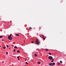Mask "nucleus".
I'll return each instance as SVG.
<instances>
[{"label": "nucleus", "instance_id": "nucleus-31", "mask_svg": "<svg viewBox=\"0 0 66 66\" xmlns=\"http://www.w3.org/2000/svg\"><path fill=\"white\" fill-rule=\"evenodd\" d=\"M25 66H27V65H25Z\"/></svg>", "mask_w": 66, "mask_h": 66}, {"label": "nucleus", "instance_id": "nucleus-10", "mask_svg": "<svg viewBox=\"0 0 66 66\" xmlns=\"http://www.w3.org/2000/svg\"><path fill=\"white\" fill-rule=\"evenodd\" d=\"M14 48H15V49L17 48V47H16V46H15V47H14Z\"/></svg>", "mask_w": 66, "mask_h": 66}, {"label": "nucleus", "instance_id": "nucleus-19", "mask_svg": "<svg viewBox=\"0 0 66 66\" xmlns=\"http://www.w3.org/2000/svg\"><path fill=\"white\" fill-rule=\"evenodd\" d=\"M6 54H8V53H7V52H6Z\"/></svg>", "mask_w": 66, "mask_h": 66}, {"label": "nucleus", "instance_id": "nucleus-24", "mask_svg": "<svg viewBox=\"0 0 66 66\" xmlns=\"http://www.w3.org/2000/svg\"><path fill=\"white\" fill-rule=\"evenodd\" d=\"M31 43H32V44H33V43H34V42H33V41H32V42H31Z\"/></svg>", "mask_w": 66, "mask_h": 66}, {"label": "nucleus", "instance_id": "nucleus-16", "mask_svg": "<svg viewBox=\"0 0 66 66\" xmlns=\"http://www.w3.org/2000/svg\"><path fill=\"white\" fill-rule=\"evenodd\" d=\"M46 51H48V49H46L45 50Z\"/></svg>", "mask_w": 66, "mask_h": 66}, {"label": "nucleus", "instance_id": "nucleus-23", "mask_svg": "<svg viewBox=\"0 0 66 66\" xmlns=\"http://www.w3.org/2000/svg\"><path fill=\"white\" fill-rule=\"evenodd\" d=\"M6 46L7 47H9V46H8V45H7Z\"/></svg>", "mask_w": 66, "mask_h": 66}, {"label": "nucleus", "instance_id": "nucleus-26", "mask_svg": "<svg viewBox=\"0 0 66 66\" xmlns=\"http://www.w3.org/2000/svg\"><path fill=\"white\" fill-rule=\"evenodd\" d=\"M24 44H22V46H23V45H24Z\"/></svg>", "mask_w": 66, "mask_h": 66}, {"label": "nucleus", "instance_id": "nucleus-25", "mask_svg": "<svg viewBox=\"0 0 66 66\" xmlns=\"http://www.w3.org/2000/svg\"><path fill=\"white\" fill-rule=\"evenodd\" d=\"M17 58L18 59H19V57H17Z\"/></svg>", "mask_w": 66, "mask_h": 66}, {"label": "nucleus", "instance_id": "nucleus-28", "mask_svg": "<svg viewBox=\"0 0 66 66\" xmlns=\"http://www.w3.org/2000/svg\"><path fill=\"white\" fill-rule=\"evenodd\" d=\"M18 60H20V59H18Z\"/></svg>", "mask_w": 66, "mask_h": 66}, {"label": "nucleus", "instance_id": "nucleus-15", "mask_svg": "<svg viewBox=\"0 0 66 66\" xmlns=\"http://www.w3.org/2000/svg\"><path fill=\"white\" fill-rule=\"evenodd\" d=\"M0 38H2V36H0Z\"/></svg>", "mask_w": 66, "mask_h": 66}, {"label": "nucleus", "instance_id": "nucleus-11", "mask_svg": "<svg viewBox=\"0 0 66 66\" xmlns=\"http://www.w3.org/2000/svg\"><path fill=\"white\" fill-rule=\"evenodd\" d=\"M57 65H60V63H58L57 64Z\"/></svg>", "mask_w": 66, "mask_h": 66}, {"label": "nucleus", "instance_id": "nucleus-18", "mask_svg": "<svg viewBox=\"0 0 66 66\" xmlns=\"http://www.w3.org/2000/svg\"><path fill=\"white\" fill-rule=\"evenodd\" d=\"M15 51H16V50L14 49V50L13 51L14 52Z\"/></svg>", "mask_w": 66, "mask_h": 66}, {"label": "nucleus", "instance_id": "nucleus-2", "mask_svg": "<svg viewBox=\"0 0 66 66\" xmlns=\"http://www.w3.org/2000/svg\"><path fill=\"white\" fill-rule=\"evenodd\" d=\"M36 44H37V45H39L40 44V42H39L38 40L37 39V40Z\"/></svg>", "mask_w": 66, "mask_h": 66}, {"label": "nucleus", "instance_id": "nucleus-8", "mask_svg": "<svg viewBox=\"0 0 66 66\" xmlns=\"http://www.w3.org/2000/svg\"><path fill=\"white\" fill-rule=\"evenodd\" d=\"M54 61V59H53V60H52L51 61L52 63H53V62Z\"/></svg>", "mask_w": 66, "mask_h": 66}, {"label": "nucleus", "instance_id": "nucleus-7", "mask_svg": "<svg viewBox=\"0 0 66 66\" xmlns=\"http://www.w3.org/2000/svg\"><path fill=\"white\" fill-rule=\"evenodd\" d=\"M52 66H53V65H54V64H55V63H52Z\"/></svg>", "mask_w": 66, "mask_h": 66}, {"label": "nucleus", "instance_id": "nucleus-21", "mask_svg": "<svg viewBox=\"0 0 66 66\" xmlns=\"http://www.w3.org/2000/svg\"><path fill=\"white\" fill-rule=\"evenodd\" d=\"M29 28L30 29H32V28L31 27H29Z\"/></svg>", "mask_w": 66, "mask_h": 66}, {"label": "nucleus", "instance_id": "nucleus-9", "mask_svg": "<svg viewBox=\"0 0 66 66\" xmlns=\"http://www.w3.org/2000/svg\"><path fill=\"white\" fill-rule=\"evenodd\" d=\"M16 36H19V35H18V34H16Z\"/></svg>", "mask_w": 66, "mask_h": 66}, {"label": "nucleus", "instance_id": "nucleus-20", "mask_svg": "<svg viewBox=\"0 0 66 66\" xmlns=\"http://www.w3.org/2000/svg\"><path fill=\"white\" fill-rule=\"evenodd\" d=\"M26 64H28V63L27 62H26Z\"/></svg>", "mask_w": 66, "mask_h": 66}, {"label": "nucleus", "instance_id": "nucleus-17", "mask_svg": "<svg viewBox=\"0 0 66 66\" xmlns=\"http://www.w3.org/2000/svg\"><path fill=\"white\" fill-rule=\"evenodd\" d=\"M3 48H4V49H5V48H6V47H3Z\"/></svg>", "mask_w": 66, "mask_h": 66}, {"label": "nucleus", "instance_id": "nucleus-22", "mask_svg": "<svg viewBox=\"0 0 66 66\" xmlns=\"http://www.w3.org/2000/svg\"><path fill=\"white\" fill-rule=\"evenodd\" d=\"M49 54H50V55H51V54L50 53H49Z\"/></svg>", "mask_w": 66, "mask_h": 66}, {"label": "nucleus", "instance_id": "nucleus-5", "mask_svg": "<svg viewBox=\"0 0 66 66\" xmlns=\"http://www.w3.org/2000/svg\"><path fill=\"white\" fill-rule=\"evenodd\" d=\"M49 65H50V66H52V63H50L49 64Z\"/></svg>", "mask_w": 66, "mask_h": 66}, {"label": "nucleus", "instance_id": "nucleus-29", "mask_svg": "<svg viewBox=\"0 0 66 66\" xmlns=\"http://www.w3.org/2000/svg\"><path fill=\"white\" fill-rule=\"evenodd\" d=\"M3 62H4V61H2V63H3Z\"/></svg>", "mask_w": 66, "mask_h": 66}, {"label": "nucleus", "instance_id": "nucleus-14", "mask_svg": "<svg viewBox=\"0 0 66 66\" xmlns=\"http://www.w3.org/2000/svg\"><path fill=\"white\" fill-rule=\"evenodd\" d=\"M60 63H62V61H60Z\"/></svg>", "mask_w": 66, "mask_h": 66}, {"label": "nucleus", "instance_id": "nucleus-12", "mask_svg": "<svg viewBox=\"0 0 66 66\" xmlns=\"http://www.w3.org/2000/svg\"><path fill=\"white\" fill-rule=\"evenodd\" d=\"M35 55L36 57L37 56V55H36V54H35Z\"/></svg>", "mask_w": 66, "mask_h": 66}, {"label": "nucleus", "instance_id": "nucleus-27", "mask_svg": "<svg viewBox=\"0 0 66 66\" xmlns=\"http://www.w3.org/2000/svg\"><path fill=\"white\" fill-rule=\"evenodd\" d=\"M25 61H27V58L26 59Z\"/></svg>", "mask_w": 66, "mask_h": 66}, {"label": "nucleus", "instance_id": "nucleus-3", "mask_svg": "<svg viewBox=\"0 0 66 66\" xmlns=\"http://www.w3.org/2000/svg\"><path fill=\"white\" fill-rule=\"evenodd\" d=\"M48 59H50V60H52V59H53V57H52L51 56H48Z\"/></svg>", "mask_w": 66, "mask_h": 66}, {"label": "nucleus", "instance_id": "nucleus-6", "mask_svg": "<svg viewBox=\"0 0 66 66\" xmlns=\"http://www.w3.org/2000/svg\"><path fill=\"white\" fill-rule=\"evenodd\" d=\"M37 63H38V64H40V62H38Z\"/></svg>", "mask_w": 66, "mask_h": 66}, {"label": "nucleus", "instance_id": "nucleus-1", "mask_svg": "<svg viewBox=\"0 0 66 66\" xmlns=\"http://www.w3.org/2000/svg\"><path fill=\"white\" fill-rule=\"evenodd\" d=\"M12 34H10V36H9L8 37V39L9 40H12Z\"/></svg>", "mask_w": 66, "mask_h": 66}, {"label": "nucleus", "instance_id": "nucleus-30", "mask_svg": "<svg viewBox=\"0 0 66 66\" xmlns=\"http://www.w3.org/2000/svg\"><path fill=\"white\" fill-rule=\"evenodd\" d=\"M2 40L3 41V40Z\"/></svg>", "mask_w": 66, "mask_h": 66}, {"label": "nucleus", "instance_id": "nucleus-4", "mask_svg": "<svg viewBox=\"0 0 66 66\" xmlns=\"http://www.w3.org/2000/svg\"><path fill=\"white\" fill-rule=\"evenodd\" d=\"M40 36L41 37H42L44 40H45V38H44V36H40Z\"/></svg>", "mask_w": 66, "mask_h": 66}, {"label": "nucleus", "instance_id": "nucleus-13", "mask_svg": "<svg viewBox=\"0 0 66 66\" xmlns=\"http://www.w3.org/2000/svg\"><path fill=\"white\" fill-rule=\"evenodd\" d=\"M17 52L18 53H19V52H20V51H19V50H18Z\"/></svg>", "mask_w": 66, "mask_h": 66}]
</instances>
